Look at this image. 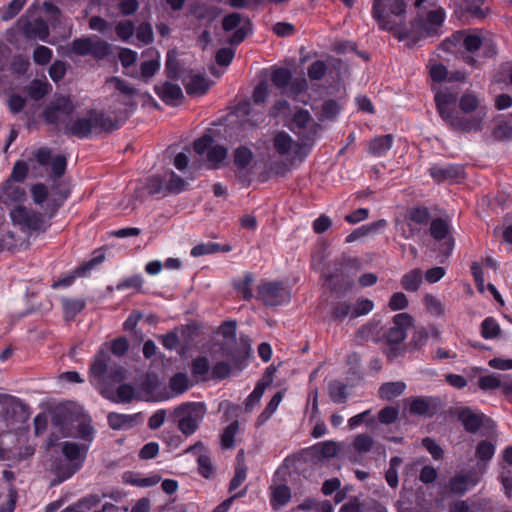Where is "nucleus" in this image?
I'll list each match as a JSON object with an SVG mask.
<instances>
[{"instance_id": "obj_1", "label": "nucleus", "mask_w": 512, "mask_h": 512, "mask_svg": "<svg viewBox=\"0 0 512 512\" xmlns=\"http://www.w3.org/2000/svg\"><path fill=\"white\" fill-rule=\"evenodd\" d=\"M88 449V444H78L71 441H65L61 444L63 459L55 461L52 465V472L58 478V483L69 479L81 469Z\"/></svg>"}, {"instance_id": "obj_2", "label": "nucleus", "mask_w": 512, "mask_h": 512, "mask_svg": "<svg viewBox=\"0 0 512 512\" xmlns=\"http://www.w3.org/2000/svg\"><path fill=\"white\" fill-rule=\"evenodd\" d=\"M407 4L404 0H373L372 17L382 30L394 31L398 23L393 17H401L406 13Z\"/></svg>"}, {"instance_id": "obj_3", "label": "nucleus", "mask_w": 512, "mask_h": 512, "mask_svg": "<svg viewBox=\"0 0 512 512\" xmlns=\"http://www.w3.org/2000/svg\"><path fill=\"white\" fill-rule=\"evenodd\" d=\"M115 128L112 120L102 113L91 111L85 117L71 121L65 127V132L78 138H86L93 131H110Z\"/></svg>"}, {"instance_id": "obj_4", "label": "nucleus", "mask_w": 512, "mask_h": 512, "mask_svg": "<svg viewBox=\"0 0 512 512\" xmlns=\"http://www.w3.org/2000/svg\"><path fill=\"white\" fill-rule=\"evenodd\" d=\"M174 412L178 418L179 430L189 436L198 429L206 414V406L201 402H188L178 406Z\"/></svg>"}, {"instance_id": "obj_5", "label": "nucleus", "mask_w": 512, "mask_h": 512, "mask_svg": "<svg viewBox=\"0 0 512 512\" xmlns=\"http://www.w3.org/2000/svg\"><path fill=\"white\" fill-rule=\"evenodd\" d=\"M2 417L11 430L20 429L29 419L27 406L17 397L1 394Z\"/></svg>"}, {"instance_id": "obj_6", "label": "nucleus", "mask_w": 512, "mask_h": 512, "mask_svg": "<svg viewBox=\"0 0 512 512\" xmlns=\"http://www.w3.org/2000/svg\"><path fill=\"white\" fill-rule=\"evenodd\" d=\"M193 148L198 155L206 154V165L209 169H219L227 160V148L215 143L211 135H204L195 140Z\"/></svg>"}, {"instance_id": "obj_7", "label": "nucleus", "mask_w": 512, "mask_h": 512, "mask_svg": "<svg viewBox=\"0 0 512 512\" xmlns=\"http://www.w3.org/2000/svg\"><path fill=\"white\" fill-rule=\"evenodd\" d=\"M412 317L408 313H399L393 317L392 326L385 334L389 347L385 353L388 358L393 359L400 353L397 345L401 344L406 338L407 329L412 326Z\"/></svg>"}, {"instance_id": "obj_8", "label": "nucleus", "mask_w": 512, "mask_h": 512, "mask_svg": "<svg viewBox=\"0 0 512 512\" xmlns=\"http://www.w3.org/2000/svg\"><path fill=\"white\" fill-rule=\"evenodd\" d=\"M105 358V354L99 355L90 367V382L99 388L100 392L108 386L109 380L120 382L125 378V371L122 368L108 372V364Z\"/></svg>"}, {"instance_id": "obj_9", "label": "nucleus", "mask_w": 512, "mask_h": 512, "mask_svg": "<svg viewBox=\"0 0 512 512\" xmlns=\"http://www.w3.org/2000/svg\"><path fill=\"white\" fill-rule=\"evenodd\" d=\"M487 116V108H482L479 112H473L468 115L459 114L457 111L447 125L457 132L477 133L483 130Z\"/></svg>"}, {"instance_id": "obj_10", "label": "nucleus", "mask_w": 512, "mask_h": 512, "mask_svg": "<svg viewBox=\"0 0 512 512\" xmlns=\"http://www.w3.org/2000/svg\"><path fill=\"white\" fill-rule=\"evenodd\" d=\"M222 27L225 31H232L234 34L228 39L231 45H238L251 32V23L247 17L240 13H231L223 18Z\"/></svg>"}, {"instance_id": "obj_11", "label": "nucleus", "mask_w": 512, "mask_h": 512, "mask_svg": "<svg viewBox=\"0 0 512 512\" xmlns=\"http://www.w3.org/2000/svg\"><path fill=\"white\" fill-rule=\"evenodd\" d=\"M10 217L14 224L27 230L38 231L45 229L43 216L35 211L29 210L22 205L15 206L10 211Z\"/></svg>"}, {"instance_id": "obj_12", "label": "nucleus", "mask_w": 512, "mask_h": 512, "mask_svg": "<svg viewBox=\"0 0 512 512\" xmlns=\"http://www.w3.org/2000/svg\"><path fill=\"white\" fill-rule=\"evenodd\" d=\"M74 109L75 107L69 97L56 96L44 110V119L48 123L56 124L71 115Z\"/></svg>"}, {"instance_id": "obj_13", "label": "nucleus", "mask_w": 512, "mask_h": 512, "mask_svg": "<svg viewBox=\"0 0 512 512\" xmlns=\"http://www.w3.org/2000/svg\"><path fill=\"white\" fill-rule=\"evenodd\" d=\"M258 296L267 306L280 305L289 298L285 288L277 282H269L261 285L258 290Z\"/></svg>"}, {"instance_id": "obj_14", "label": "nucleus", "mask_w": 512, "mask_h": 512, "mask_svg": "<svg viewBox=\"0 0 512 512\" xmlns=\"http://www.w3.org/2000/svg\"><path fill=\"white\" fill-rule=\"evenodd\" d=\"M457 102V94L448 90H439L435 94L437 111L442 120L448 124L457 111L454 106Z\"/></svg>"}, {"instance_id": "obj_15", "label": "nucleus", "mask_w": 512, "mask_h": 512, "mask_svg": "<svg viewBox=\"0 0 512 512\" xmlns=\"http://www.w3.org/2000/svg\"><path fill=\"white\" fill-rule=\"evenodd\" d=\"M481 475L482 474L476 471L458 473L450 479L449 490L454 494L463 495L480 482Z\"/></svg>"}, {"instance_id": "obj_16", "label": "nucleus", "mask_w": 512, "mask_h": 512, "mask_svg": "<svg viewBox=\"0 0 512 512\" xmlns=\"http://www.w3.org/2000/svg\"><path fill=\"white\" fill-rule=\"evenodd\" d=\"M431 177L437 182L459 181L465 177L464 168L460 165L433 166L430 168Z\"/></svg>"}, {"instance_id": "obj_17", "label": "nucleus", "mask_w": 512, "mask_h": 512, "mask_svg": "<svg viewBox=\"0 0 512 512\" xmlns=\"http://www.w3.org/2000/svg\"><path fill=\"white\" fill-rule=\"evenodd\" d=\"M491 137L495 141L512 139V114L498 115L493 119Z\"/></svg>"}, {"instance_id": "obj_18", "label": "nucleus", "mask_w": 512, "mask_h": 512, "mask_svg": "<svg viewBox=\"0 0 512 512\" xmlns=\"http://www.w3.org/2000/svg\"><path fill=\"white\" fill-rule=\"evenodd\" d=\"M19 23L22 25L24 35L29 39L45 41L49 36L48 26L42 19L30 22L21 18Z\"/></svg>"}, {"instance_id": "obj_19", "label": "nucleus", "mask_w": 512, "mask_h": 512, "mask_svg": "<svg viewBox=\"0 0 512 512\" xmlns=\"http://www.w3.org/2000/svg\"><path fill=\"white\" fill-rule=\"evenodd\" d=\"M154 90L160 99L167 104L177 105L184 99L180 86L171 82L156 85Z\"/></svg>"}, {"instance_id": "obj_20", "label": "nucleus", "mask_w": 512, "mask_h": 512, "mask_svg": "<svg viewBox=\"0 0 512 512\" xmlns=\"http://www.w3.org/2000/svg\"><path fill=\"white\" fill-rule=\"evenodd\" d=\"M26 199V192L21 183L7 180L1 191L0 200L2 203L9 205L12 203L23 202Z\"/></svg>"}, {"instance_id": "obj_21", "label": "nucleus", "mask_w": 512, "mask_h": 512, "mask_svg": "<svg viewBox=\"0 0 512 512\" xmlns=\"http://www.w3.org/2000/svg\"><path fill=\"white\" fill-rule=\"evenodd\" d=\"M496 445L489 440H481L475 448V457L478 459V472L485 473L487 464L495 455Z\"/></svg>"}, {"instance_id": "obj_22", "label": "nucleus", "mask_w": 512, "mask_h": 512, "mask_svg": "<svg viewBox=\"0 0 512 512\" xmlns=\"http://www.w3.org/2000/svg\"><path fill=\"white\" fill-rule=\"evenodd\" d=\"M101 394L113 401L120 403H130L135 396V389L133 386L129 384H122L117 388L116 393H114L108 386L102 389Z\"/></svg>"}, {"instance_id": "obj_23", "label": "nucleus", "mask_w": 512, "mask_h": 512, "mask_svg": "<svg viewBox=\"0 0 512 512\" xmlns=\"http://www.w3.org/2000/svg\"><path fill=\"white\" fill-rule=\"evenodd\" d=\"M104 259V256H98V257H94L93 259H91L89 262L87 263H84L82 265H80L74 272L72 275L66 277V278H63V279H60L59 281H57L56 283L53 284V287H58V286H64V287H67L69 285L72 284V282L74 281L75 278L77 277H84L88 274V272L94 268L96 265L100 264Z\"/></svg>"}, {"instance_id": "obj_24", "label": "nucleus", "mask_w": 512, "mask_h": 512, "mask_svg": "<svg viewBox=\"0 0 512 512\" xmlns=\"http://www.w3.org/2000/svg\"><path fill=\"white\" fill-rule=\"evenodd\" d=\"M458 419L465 430L470 433H476L483 425V419L480 414L473 412L470 408H463L458 413Z\"/></svg>"}, {"instance_id": "obj_25", "label": "nucleus", "mask_w": 512, "mask_h": 512, "mask_svg": "<svg viewBox=\"0 0 512 512\" xmlns=\"http://www.w3.org/2000/svg\"><path fill=\"white\" fill-rule=\"evenodd\" d=\"M186 92L190 96L204 95L209 89V83L201 75H190L183 80Z\"/></svg>"}, {"instance_id": "obj_26", "label": "nucleus", "mask_w": 512, "mask_h": 512, "mask_svg": "<svg viewBox=\"0 0 512 512\" xmlns=\"http://www.w3.org/2000/svg\"><path fill=\"white\" fill-rule=\"evenodd\" d=\"M394 137L391 134L377 136L368 143V153L380 157L386 154L393 145Z\"/></svg>"}, {"instance_id": "obj_27", "label": "nucleus", "mask_w": 512, "mask_h": 512, "mask_svg": "<svg viewBox=\"0 0 512 512\" xmlns=\"http://www.w3.org/2000/svg\"><path fill=\"white\" fill-rule=\"evenodd\" d=\"M459 114H471L487 108L482 104L480 98L474 93H464L458 100Z\"/></svg>"}, {"instance_id": "obj_28", "label": "nucleus", "mask_w": 512, "mask_h": 512, "mask_svg": "<svg viewBox=\"0 0 512 512\" xmlns=\"http://www.w3.org/2000/svg\"><path fill=\"white\" fill-rule=\"evenodd\" d=\"M76 431H61L63 437H79L80 439L91 443L94 439L95 430L90 421L81 420L75 427Z\"/></svg>"}, {"instance_id": "obj_29", "label": "nucleus", "mask_w": 512, "mask_h": 512, "mask_svg": "<svg viewBox=\"0 0 512 512\" xmlns=\"http://www.w3.org/2000/svg\"><path fill=\"white\" fill-rule=\"evenodd\" d=\"M138 415H128V414H121L116 412H111L107 416L108 424L110 428L113 430H120L125 428H131Z\"/></svg>"}, {"instance_id": "obj_30", "label": "nucleus", "mask_w": 512, "mask_h": 512, "mask_svg": "<svg viewBox=\"0 0 512 512\" xmlns=\"http://www.w3.org/2000/svg\"><path fill=\"white\" fill-rule=\"evenodd\" d=\"M63 314L66 320H72L85 308V300L80 298H68L64 297L61 299Z\"/></svg>"}, {"instance_id": "obj_31", "label": "nucleus", "mask_w": 512, "mask_h": 512, "mask_svg": "<svg viewBox=\"0 0 512 512\" xmlns=\"http://www.w3.org/2000/svg\"><path fill=\"white\" fill-rule=\"evenodd\" d=\"M273 146L279 154L286 155L299 145L294 142L288 133L281 131L275 135L273 139Z\"/></svg>"}, {"instance_id": "obj_32", "label": "nucleus", "mask_w": 512, "mask_h": 512, "mask_svg": "<svg viewBox=\"0 0 512 512\" xmlns=\"http://www.w3.org/2000/svg\"><path fill=\"white\" fill-rule=\"evenodd\" d=\"M406 389V384L402 381L387 382L380 386L378 395L381 399L392 400L400 396Z\"/></svg>"}, {"instance_id": "obj_33", "label": "nucleus", "mask_w": 512, "mask_h": 512, "mask_svg": "<svg viewBox=\"0 0 512 512\" xmlns=\"http://www.w3.org/2000/svg\"><path fill=\"white\" fill-rule=\"evenodd\" d=\"M459 33L461 34L460 43L462 44V50L473 53L482 47V38L476 32L462 30Z\"/></svg>"}, {"instance_id": "obj_34", "label": "nucleus", "mask_w": 512, "mask_h": 512, "mask_svg": "<svg viewBox=\"0 0 512 512\" xmlns=\"http://www.w3.org/2000/svg\"><path fill=\"white\" fill-rule=\"evenodd\" d=\"M99 502H100V498L96 495H92V496L80 501L76 507L66 508L62 512H105L108 508H114L113 504L106 503L105 505H103L101 510L90 511L91 508L96 506L97 504H99Z\"/></svg>"}, {"instance_id": "obj_35", "label": "nucleus", "mask_w": 512, "mask_h": 512, "mask_svg": "<svg viewBox=\"0 0 512 512\" xmlns=\"http://www.w3.org/2000/svg\"><path fill=\"white\" fill-rule=\"evenodd\" d=\"M271 505L278 509L286 505L291 499V491L286 485H276L271 488Z\"/></svg>"}, {"instance_id": "obj_36", "label": "nucleus", "mask_w": 512, "mask_h": 512, "mask_svg": "<svg viewBox=\"0 0 512 512\" xmlns=\"http://www.w3.org/2000/svg\"><path fill=\"white\" fill-rule=\"evenodd\" d=\"M126 483L137 486V487H152L158 484L161 477L157 474L150 475L148 477H141L138 474L127 472L123 476Z\"/></svg>"}, {"instance_id": "obj_37", "label": "nucleus", "mask_w": 512, "mask_h": 512, "mask_svg": "<svg viewBox=\"0 0 512 512\" xmlns=\"http://www.w3.org/2000/svg\"><path fill=\"white\" fill-rule=\"evenodd\" d=\"M422 283V271L413 269L401 278V286L408 292H416Z\"/></svg>"}, {"instance_id": "obj_38", "label": "nucleus", "mask_w": 512, "mask_h": 512, "mask_svg": "<svg viewBox=\"0 0 512 512\" xmlns=\"http://www.w3.org/2000/svg\"><path fill=\"white\" fill-rule=\"evenodd\" d=\"M386 224H387L386 220L382 219V220H379L377 222H374V223H371V224H368V225H363V226L355 229L352 233H350L346 237V242L347 243L354 242L357 239L362 238V237L368 235L372 231H375L378 228L386 226Z\"/></svg>"}, {"instance_id": "obj_39", "label": "nucleus", "mask_w": 512, "mask_h": 512, "mask_svg": "<svg viewBox=\"0 0 512 512\" xmlns=\"http://www.w3.org/2000/svg\"><path fill=\"white\" fill-rule=\"evenodd\" d=\"M106 83L128 98H133L137 95V90L119 77H110L106 80Z\"/></svg>"}, {"instance_id": "obj_40", "label": "nucleus", "mask_w": 512, "mask_h": 512, "mask_svg": "<svg viewBox=\"0 0 512 512\" xmlns=\"http://www.w3.org/2000/svg\"><path fill=\"white\" fill-rule=\"evenodd\" d=\"M450 233L449 224L442 218L433 219L430 224V234L436 240L445 239Z\"/></svg>"}, {"instance_id": "obj_41", "label": "nucleus", "mask_w": 512, "mask_h": 512, "mask_svg": "<svg viewBox=\"0 0 512 512\" xmlns=\"http://www.w3.org/2000/svg\"><path fill=\"white\" fill-rule=\"evenodd\" d=\"M252 160L253 153L249 148L240 146L234 151V164L238 169L247 168Z\"/></svg>"}, {"instance_id": "obj_42", "label": "nucleus", "mask_w": 512, "mask_h": 512, "mask_svg": "<svg viewBox=\"0 0 512 512\" xmlns=\"http://www.w3.org/2000/svg\"><path fill=\"white\" fill-rule=\"evenodd\" d=\"M503 385V375L488 374L480 376L478 386L481 390H494L501 388Z\"/></svg>"}, {"instance_id": "obj_43", "label": "nucleus", "mask_w": 512, "mask_h": 512, "mask_svg": "<svg viewBox=\"0 0 512 512\" xmlns=\"http://www.w3.org/2000/svg\"><path fill=\"white\" fill-rule=\"evenodd\" d=\"M51 89L52 87L48 82L34 80L29 85L28 94L32 99L38 101L47 95Z\"/></svg>"}, {"instance_id": "obj_44", "label": "nucleus", "mask_w": 512, "mask_h": 512, "mask_svg": "<svg viewBox=\"0 0 512 512\" xmlns=\"http://www.w3.org/2000/svg\"><path fill=\"white\" fill-rule=\"evenodd\" d=\"M501 328L497 321L492 318L488 317L483 320L481 324V336L484 339H493L500 335Z\"/></svg>"}, {"instance_id": "obj_45", "label": "nucleus", "mask_w": 512, "mask_h": 512, "mask_svg": "<svg viewBox=\"0 0 512 512\" xmlns=\"http://www.w3.org/2000/svg\"><path fill=\"white\" fill-rule=\"evenodd\" d=\"M415 225H426L430 219V213L426 207H413L406 215Z\"/></svg>"}, {"instance_id": "obj_46", "label": "nucleus", "mask_w": 512, "mask_h": 512, "mask_svg": "<svg viewBox=\"0 0 512 512\" xmlns=\"http://www.w3.org/2000/svg\"><path fill=\"white\" fill-rule=\"evenodd\" d=\"M396 228L405 239H411L420 232V227L415 225L407 216L396 223Z\"/></svg>"}, {"instance_id": "obj_47", "label": "nucleus", "mask_w": 512, "mask_h": 512, "mask_svg": "<svg viewBox=\"0 0 512 512\" xmlns=\"http://www.w3.org/2000/svg\"><path fill=\"white\" fill-rule=\"evenodd\" d=\"M292 78L290 70L287 68H277L272 72L271 81L277 88H286Z\"/></svg>"}, {"instance_id": "obj_48", "label": "nucleus", "mask_w": 512, "mask_h": 512, "mask_svg": "<svg viewBox=\"0 0 512 512\" xmlns=\"http://www.w3.org/2000/svg\"><path fill=\"white\" fill-rule=\"evenodd\" d=\"M268 386V382H258L252 391V393L247 397L245 401V409L246 411H250L256 406L259 402L263 393Z\"/></svg>"}, {"instance_id": "obj_49", "label": "nucleus", "mask_w": 512, "mask_h": 512, "mask_svg": "<svg viewBox=\"0 0 512 512\" xmlns=\"http://www.w3.org/2000/svg\"><path fill=\"white\" fill-rule=\"evenodd\" d=\"M353 448L359 453H367L374 446V439L365 433L358 434L354 437Z\"/></svg>"}, {"instance_id": "obj_50", "label": "nucleus", "mask_w": 512, "mask_h": 512, "mask_svg": "<svg viewBox=\"0 0 512 512\" xmlns=\"http://www.w3.org/2000/svg\"><path fill=\"white\" fill-rule=\"evenodd\" d=\"M424 305L427 311L434 316L442 317L445 314V307L442 302L431 294L425 295Z\"/></svg>"}, {"instance_id": "obj_51", "label": "nucleus", "mask_w": 512, "mask_h": 512, "mask_svg": "<svg viewBox=\"0 0 512 512\" xmlns=\"http://www.w3.org/2000/svg\"><path fill=\"white\" fill-rule=\"evenodd\" d=\"M312 121L311 115L308 110L299 109L295 112L292 118L291 130L298 133L296 129L306 128Z\"/></svg>"}, {"instance_id": "obj_52", "label": "nucleus", "mask_w": 512, "mask_h": 512, "mask_svg": "<svg viewBox=\"0 0 512 512\" xmlns=\"http://www.w3.org/2000/svg\"><path fill=\"white\" fill-rule=\"evenodd\" d=\"M115 32L123 42H129L135 33V26L129 20L120 21L115 26Z\"/></svg>"}, {"instance_id": "obj_53", "label": "nucleus", "mask_w": 512, "mask_h": 512, "mask_svg": "<svg viewBox=\"0 0 512 512\" xmlns=\"http://www.w3.org/2000/svg\"><path fill=\"white\" fill-rule=\"evenodd\" d=\"M171 390L176 394H182L189 388L188 376L184 373L175 374L169 382Z\"/></svg>"}, {"instance_id": "obj_54", "label": "nucleus", "mask_w": 512, "mask_h": 512, "mask_svg": "<svg viewBox=\"0 0 512 512\" xmlns=\"http://www.w3.org/2000/svg\"><path fill=\"white\" fill-rule=\"evenodd\" d=\"M94 38L82 37L72 41L71 50L80 56L89 55Z\"/></svg>"}, {"instance_id": "obj_55", "label": "nucleus", "mask_w": 512, "mask_h": 512, "mask_svg": "<svg viewBox=\"0 0 512 512\" xmlns=\"http://www.w3.org/2000/svg\"><path fill=\"white\" fill-rule=\"evenodd\" d=\"M461 34L459 31L452 34L451 37L445 39L440 48L448 53L457 54L462 53V44L460 43Z\"/></svg>"}, {"instance_id": "obj_56", "label": "nucleus", "mask_w": 512, "mask_h": 512, "mask_svg": "<svg viewBox=\"0 0 512 512\" xmlns=\"http://www.w3.org/2000/svg\"><path fill=\"white\" fill-rule=\"evenodd\" d=\"M254 281V277L251 273H246L243 279L235 282L236 290L242 294L243 298L246 300H250L253 296L251 285Z\"/></svg>"}, {"instance_id": "obj_57", "label": "nucleus", "mask_w": 512, "mask_h": 512, "mask_svg": "<svg viewBox=\"0 0 512 512\" xmlns=\"http://www.w3.org/2000/svg\"><path fill=\"white\" fill-rule=\"evenodd\" d=\"M239 423L238 421L232 422L228 425L221 435V445L223 448H231L234 446V438L238 433Z\"/></svg>"}, {"instance_id": "obj_58", "label": "nucleus", "mask_w": 512, "mask_h": 512, "mask_svg": "<svg viewBox=\"0 0 512 512\" xmlns=\"http://www.w3.org/2000/svg\"><path fill=\"white\" fill-rule=\"evenodd\" d=\"M17 502V492L10 488L6 494L0 497V512H14Z\"/></svg>"}, {"instance_id": "obj_59", "label": "nucleus", "mask_w": 512, "mask_h": 512, "mask_svg": "<svg viewBox=\"0 0 512 512\" xmlns=\"http://www.w3.org/2000/svg\"><path fill=\"white\" fill-rule=\"evenodd\" d=\"M109 53L110 45L104 40L94 38L89 55H92L96 59H104Z\"/></svg>"}, {"instance_id": "obj_60", "label": "nucleus", "mask_w": 512, "mask_h": 512, "mask_svg": "<svg viewBox=\"0 0 512 512\" xmlns=\"http://www.w3.org/2000/svg\"><path fill=\"white\" fill-rule=\"evenodd\" d=\"M186 187L187 182L182 177L175 174L174 172L170 173V178L165 186V189L168 192L178 194L184 191Z\"/></svg>"}, {"instance_id": "obj_61", "label": "nucleus", "mask_w": 512, "mask_h": 512, "mask_svg": "<svg viewBox=\"0 0 512 512\" xmlns=\"http://www.w3.org/2000/svg\"><path fill=\"white\" fill-rule=\"evenodd\" d=\"M27 0H12L1 14L2 21H9L14 18L24 7Z\"/></svg>"}, {"instance_id": "obj_62", "label": "nucleus", "mask_w": 512, "mask_h": 512, "mask_svg": "<svg viewBox=\"0 0 512 512\" xmlns=\"http://www.w3.org/2000/svg\"><path fill=\"white\" fill-rule=\"evenodd\" d=\"M346 388V385L340 382L332 383L329 388V394L332 401L335 403L345 402L347 398Z\"/></svg>"}, {"instance_id": "obj_63", "label": "nucleus", "mask_w": 512, "mask_h": 512, "mask_svg": "<svg viewBox=\"0 0 512 512\" xmlns=\"http://www.w3.org/2000/svg\"><path fill=\"white\" fill-rule=\"evenodd\" d=\"M430 404L422 397L413 398L410 402L409 411L414 415H425L429 412Z\"/></svg>"}, {"instance_id": "obj_64", "label": "nucleus", "mask_w": 512, "mask_h": 512, "mask_svg": "<svg viewBox=\"0 0 512 512\" xmlns=\"http://www.w3.org/2000/svg\"><path fill=\"white\" fill-rule=\"evenodd\" d=\"M374 308V303L368 299H359L355 305H353L352 318H357L371 312Z\"/></svg>"}]
</instances>
